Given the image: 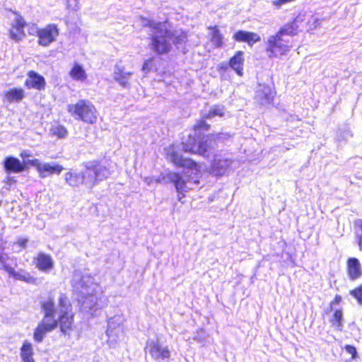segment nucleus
<instances>
[{"label":"nucleus","instance_id":"nucleus-1","mask_svg":"<svg viewBox=\"0 0 362 362\" xmlns=\"http://www.w3.org/2000/svg\"><path fill=\"white\" fill-rule=\"evenodd\" d=\"M84 170L70 169L64 173L66 184L71 187L81 185L93 189L99 182L107 179L111 174L109 168L99 160H90L84 163Z\"/></svg>","mask_w":362,"mask_h":362},{"label":"nucleus","instance_id":"nucleus-2","mask_svg":"<svg viewBox=\"0 0 362 362\" xmlns=\"http://www.w3.org/2000/svg\"><path fill=\"white\" fill-rule=\"evenodd\" d=\"M71 286L77 296L82 312L93 315L99 308L95 289L98 287L94 278L89 274L75 271L71 279Z\"/></svg>","mask_w":362,"mask_h":362},{"label":"nucleus","instance_id":"nucleus-3","mask_svg":"<svg viewBox=\"0 0 362 362\" xmlns=\"http://www.w3.org/2000/svg\"><path fill=\"white\" fill-rule=\"evenodd\" d=\"M59 315L55 318L57 310L54 303L52 299H49L42 303V310L44 313V317L42 321L50 322L52 320L58 321L60 331L64 335H69L72 330V324L74 315L71 313V305L68 303L66 297L61 294L59 298Z\"/></svg>","mask_w":362,"mask_h":362},{"label":"nucleus","instance_id":"nucleus-4","mask_svg":"<svg viewBox=\"0 0 362 362\" xmlns=\"http://www.w3.org/2000/svg\"><path fill=\"white\" fill-rule=\"evenodd\" d=\"M209 127L204 118L198 121L194 124V135L189 134L188 139L182 141L183 151L197 153L206 158L209 157V154L215 147L216 141L213 136L201 134V131H206Z\"/></svg>","mask_w":362,"mask_h":362},{"label":"nucleus","instance_id":"nucleus-5","mask_svg":"<svg viewBox=\"0 0 362 362\" xmlns=\"http://www.w3.org/2000/svg\"><path fill=\"white\" fill-rule=\"evenodd\" d=\"M146 26L149 27L151 42L148 47L157 55L168 54L172 48L170 42L171 30H168L161 23L146 20Z\"/></svg>","mask_w":362,"mask_h":362},{"label":"nucleus","instance_id":"nucleus-6","mask_svg":"<svg viewBox=\"0 0 362 362\" xmlns=\"http://www.w3.org/2000/svg\"><path fill=\"white\" fill-rule=\"evenodd\" d=\"M67 111L75 119L87 124H93L97 119L96 109L88 100H79L76 104L68 105Z\"/></svg>","mask_w":362,"mask_h":362},{"label":"nucleus","instance_id":"nucleus-7","mask_svg":"<svg viewBox=\"0 0 362 362\" xmlns=\"http://www.w3.org/2000/svg\"><path fill=\"white\" fill-rule=\"evenodd\" d=\"M267 45L266 51L269 58L284 55L290 50L288 41L277 33L268 37Z\"/></svg>","mask_w":362,"mask_h":362},{"label":"nucleus","instance_id":"nucleus-8","mask_svg":"<svg viewBox=\"0 0 362 362\" xmlns=\"http://www.w3.org/2000/svg\"><path fill=\"white\" fill-rule=\"evenodd\" d=\"M37 43L42 47H48L54 42L59 35V29L55 24H49L37 30Z\"/></svg>","mask_w":362,"mask_h":362},{"label":"nucleus","instance_id":"nucleus-9","mask_svg":"<svg viewBox=\"0 0 362 362\" xmlns=\"http://www.w3.org/2000/svg\"><path fill=\"white\" fill-rule=\"evenodd\" d=\"M124 317L122 315H115L107 320V327L106 334L109 339L116 341L117 339L123 334Z\"/></svg>","mask_w":362,"mask_h":362},{"label":"nucleus","instance_id":"nucleus-10","mask_svg":"<svg viewBox=\"0 0 362 362\" xmlns=\"http://www.w3.org/2000/svg\"><path fill=\"white\" fill-rule=\"evenodd\" d=\"M168 180L174 184L177 192V199L183 203L182 199L185 197L184 192L191 189L192 187L188 186V182L185 180L182 177L177 173H170L168 175Z\"/></svg>","mask_w":362,"mask_h":362},{"label":"nucleus","instance_id":"nucleus-11","mask_svg":"<svg viewBox=\"0 0 362 362\" xmlns=\"http://www.w3.org/2000/svg\"><path fill=\"white\" fill-rule=\"evenodd\" d=\"M132 74L133 73L132 71L126 70L122 64L119 62L117 63L115 66L113 78L123 88H129L131 86L129 81Z\"/></svg>","mask_w":362,"mask_h":362},{"label":"nucleus","instance_id":"nucleus-12","mask_svg":"<svg viewBox=\"0 0 362 362\" xmlns=\"http://www.w3.org/2000/svg\"><path fill=\"white\" fill-rule=\"evenodd\" d=\"M146 349H148L151 357L158 362H163L168 360L170 356L168 347L162 346L158 341L150 342Z\"/></svg>","mask_w":362,"mask_h":362},{"label":"nucleus","instance_id":"nucleus-13","mask_svg":"<svg viewBox=\"0 0 362 362\" xmlns=\"http://www.w3.org/2000/svg\"><path fill=\"white\" fill-rule=\"evenodd\" d=\"M167 158L175 165L180 167L192 169L197 165L196 163L193 160L184 158L180 153L175 151L173 146L169 148L168 150Z\"/></svg>","mask_w":362,"mask_h":362},{"label":"nucleus","instance_id":"nucleus-14","mask_svg":"<svg viewBox=\"0 0 362 362\" xmlns=\"http://www.w3.org/2000/svg\"><path fill=\"white\" fill-rule=\"evenodd\" d=\"M33 262L35 267L40 272L49 273L54 266V262L52 257L45 252H39L36 257L33 258Z\"/></svg>","mask_w":362,"mask_h":362},{"label":"nucleus","instance_id":"nucleus-15","mask_svg":"<svg viewBox=\"0 0 362 362\" xmlns=\"http://www.w3.org/2000/svg\"><path fill=\"white\" fill-rule=\"evenodd\" d=\"M58 327V321L52 320L50 322L41 321L38 323L33 333V339L35 342L41 343L46 334L55 329Z\"/></svg>","mask_w":362,"mask_h":362},{"label":"nucleus","instance_id":"nucleus-16","mask_svg":"<svg viewBox=\"0 0 362 362\" xmlns=\"http://www.w3.org/2000/svg\"><path fill=\"white\" fill-rule=\"evenodd\" d=\"M45 79L42 76L34 71H30L28 73V78L25 81L26 88L41 90L45 89Z\"/></svg>","mask_w":362,"mask_h":362},{"label":"nucleus","instance_id":"nucleus-17","mask_svg":"<svg viewBox=\"0 0 362 362\" xmlns=\"http://www.w3.org/2000/svg\"><path fill=\"white\" fill-rule=\"evenodd\" d=\"M4 170L6 173H21L25 170V165L21 160L13 156H7L3 163Z\"/></svg>","mask_w":362,"mask_h":362},{"label":"nucleus","instance_id":"nucleus-18","mask_svg":"<svg viewBox=\"0 0 362 362\" xmlns=\"http://www.w3.org/2000/svg\"><path fill=\"white\" fill-rule=\"evenodd\" d=\"M63 169L62 165L54 163H41L37 172L40 178H45L53 174L59 175Z\"/></svg>","mask_w":362,"mask_h":362},{"label":"nucleus","instance_id":"nucleus-19","mask_svg":"<svg viewBox=\"0 0 362 362\" xmlns=\"http://www.w3.org/2000/svg\"><path fill=\"white\" fill-rule=\"evenodd\" d=\"M25 25V21L21 16H16L15 18L13 28L10 30V37L16 42L22 40L25 37L23 28Z\"/></svg>","mask_w":362,"mask_h":362},{"label":"nucleus","instance_id":"nucleus-20","mask_svg":"<svg viewBox=\"0 0 362 362\" xmlns=\"http://www.w3.org/2000/svg\"><path fill=\"white\" fill-rule=\"evenodd\" d=\"M274 98L273 91L269 86L259 85V88L255 93V99L257 101L262 105L269 104L272 102Z\"/></svg>","mask_w":362,"mask_h":362},{"label":"nucleus","instance_id":"nucleus-21","mask_svg":"<svg viewBox=\"0 0 362 362\" xmlns=\"http://www.w3.org/2000/svg\"><path fill=\"white\" fill-rule=\"evenodd\" d=\"M233 38L238 42H247L250 46L257 42H259L261 40L260 36L258 34L242 30L235 33Z\"/></svg>","mask_w":362,"mask_h":362},{"label":"nucleus","instance_id":"nucleus-22","mask_svg":"<svg viewBox=\"0 0 362 362\" xmlns=\"http://www.w3.org/2000/svg\"><path fill=\"white\" fill-rule=\"evenodd\" d=\"M244 62L243 52L238 51L235 55L230 59L228 66L233 69L238 76H243Z\"/></svg>","mask_w":362,"mask_h":362},{"label":"nucleus","instance_id":"nucleus-23","mask_svg":"<svg viewBox=\"0 0 362 362\" xmlns=\"http://www.w3.org/2000/svg\"><path fill=\"white\" fill-rule=\"evenodd\" d=\"M232 165V160L228 158H215L212 163L211 169L216 175H222L226 173Z\"/></svg>","mask_w":362,"mask_h":362},{"label":"nucleus","instance_id":"nucleus-24","mask_svg":"<svg viewBox=\"0 0 362 362\" xmlns=\"http://www.w3.org/2000/svg\"><path fill=\"white\" fill-rule=\"evenodd\" d=\"M347 264L349 278L351 280L358 279L362 274L361 264L358 259L355 257L349 258Z\"/></svg>","mask_w":362,"mask_h":362},{"label":"nucleus","instance_id":"nucleus-25","mask_svg":"<svg viewBox=\"0 0 362 362\" xmlns=\"http://www.w3.org/2000/svg\"><path fill=\"white\" fill-rule=\"evenodd\" d=\"M9 276L16 280L24 281L28 284H35L37 279L24 269L16 271L15 269L9 274Z\"/></svg>","mask_w":362,"mask_h":362},{"label":"nucleus","instance_id":"nucleus-26","mask_svg":"<svg viewBox=\"0 0 362 362\" xmlns=\"http://www.w3.org/2000/svg\"><path fill=\"white\" fill-rule=\"evenodd\" d=\"M4 95L9 103H18L24 98L25 93L22 88H13L5 92Z\"/></svg>","mask_w":362,"mask_h":362},{"label":"nucleus","instance_id":"nucleus-27","mask_svg":"<svg viewBox=\"0 0 362 362\" xmlns=\"http://www.w3.org/2000/svg\"><path fill=\"white\" fill-rule=\"evenodd\" d=\"M21 357L23 362H35L31 343L25 341L21 348Z\"/></svg>","mask_w":362,"mask_h":362},{"label":"nucleus","instance_id":"nucleus-28","mask_svg":"<svg viewBox=\"0 0 362 362\" xmlns=\"http://www.w3.org/2000/svg\"><path fill=\"white\" fill-rule=\"evenodd\" d=\"M332 327L338 331H342L344 325L343 312L341 309L336 310L329 320Z\"/></svg>","mask_w":362,"mask_h":362},{"label":"nucleus","instance_id":"nucleus-29","mask_svg":"<svg viewBox=\"0 0 362 362\" xmlns=\"http://www.w3.org/2000/svg\"><path fill=\"white\" fill-rule=\"evenodd\" d=\"M298 25L295 21L288 23L282 26L279 30L276 33L281 37L285 35L294 36L297 34Z\"/></svg>","mask_w":362,"mask_h":362},{"label":"nucleus","instance_id":"nucleus-30","mask_svg":"<svg viewBox=\"0 0 362 362\" xmlns=\"http://www.w3.org/2000/svg\"><path fill=\"white\" fill-rule=\"evenodd\" d=\"M69 74L71 77L76 81H83L87 77L84 69L78 64H74Z\"/></svg>","mask_w":362,"mask_h":362},{"label":"nucleus","instance_id":"nucleus-31","mask_svg":"<svg viewBox=\"0 0 362 362\" xmlns=\"http://www.w3.org/2000/svg\"><path fill=\"white\" fill-rule=\"evenodd\" d=\"M171 44L173 43L178 49L182 46L187 40V35L182 31L171 30Z\"/></svg>","mask_w":362,"mask_h":362},{"label":"nucleus","instance_id":"nucleus-32","mask_svg":"<svg viewBox=\"0 0 362 362\" xmlns=\"http://www.w3.org/2000/svg\"><path fill=\"white\" fill-rule=\"evenodd\" d=\"M354 233L360 250H362V219H356L354 222Z\"/></svg>","mask_w":362,"mask_h":362},{"label":"nucleus","instance_id":"nucleus-33","mask_svg":"<svg viewBox=\"0 0 362 362\" xmlns=\"http://www.w3.org/2000/svg\"><path fill=\"white\" fill-rule=\"evenodd\" d=\"M9 256L6 253L0 252V269L5 270L8 274L14 269L8 264Z\"/></svg>","mask_w":362,"mask_h":362},{"label":"nucleus","instance_id":"nucleus-34","mask_svg":"<svg viewBox=\"0 0 362 362\" xmlns=\"http://www.w3.org/2000/svg\"><path fill=\"white\" fill-rule=\"evenodd\" d=\"M211 41L216 47H221L223 45V36L216 28H213Z\"/></svg>","mask_w":362,"mask_h":362},{"label":"nucleus","instance_id":"nucleus-35","mask_svg":"<svg viewBox=\"0 0 362 362\" xmlns=\"http://www.w3.org/2000/svg\"><path fill=\"white\" fill-rule=\"evenodd\" d=\"M224 115V107L223 106H214L211 107L209 112L204 116V119H212L216 116L222 117Z\"/></svg>","mask_w":362,"mask_h":362},{"label":"nucleus","instance_id":"nucleus-36","mask_svg":"<svg viewBox=\"0 0 362 362\" xmlns=\"http://www.w3.org/2000/svg\"><path fill=\"white\" fill-rule=\"evenodd\" d=\"M53 134L57 136L59 138H65L68 134V131L65 127L62 125H57L52 128Z\"/></svg>","mask_w":362,"mask_h":362},{"label":"nucleus","instance_id":"nucleus-37","mask_svg":"<svg viewBox=\"0 0 362 362\" xmlns=\"http://www.w3.org/2000/svg\"><path fill=\"white\" fill-rule=\"evenodd\" d=\"M353 136L351 131L349 128L340 129L337 134V139L339 141H347Z\"/></svg>","mask_w":362,"mask_h":362},{"label":"nucleus","instance_id":"nucleus-38","mask_svg":"<svg viewBox=\"0 0 362 362\" xmlns=\"http://www.w3.org/2000/svg\"><path fill=\"white\" fill-rule=\"evenodd\" d=\"M349 293L357 300L358 304L362 305V285L351 290Z\"/></svg>","mask_w":362,"mask_h":362},{"label":"nucleus","instance_id":"nucleus-39","mask_svg":"<svg viewBox=\"0 0 362 362\" xmlns=\"http://www.w3.org/2000/svg\"><path fill=\"white\" fill-rule=\"evenodd\" d=\"M344 350L346 353L351 354L352 360H355L358 358V354L354 346L349 344L345 345Z\"/></svg>","mask_w":362,"mask_h":362},{"label":"nucleus","instance_id":"nucleus-40","mask_svg":"<svg viewBox=\"0 0 362 362\" xmlns=\"http://www.w3.org/2000/svg\"><path fill=\"white\" fill-rule=\"evenodd\" d=\"M22 163L25 165V168H26V165H30L35 167L37 170L41 162L38 159H27L24 160Z\"/></svg>","mask_w":362,"mask_h":362},{"label":"nucleus","instance_id":"nucleus-41","mask_svg":"<svg viewBox=\"0 0 362 362\" xmlns=\"http://www.w3.org/2000/svg\"><path fill=\"white\" fill-rule=\"evenodd\" d=\"M66 3V7L68 9L71 11H77L79 9L78 0H65Z\"/></svg>","mask_w":362,"mask_h":362},{"label":"nucleus","instance_id":"nucleus-42","mask_svg":"<svg viewBox=\"0 0 362 362\" xmlns=\"http://www.w3.org/2000/svg\"><path fill=\"white\" fill-rule=\"evenodd\" d=\"M153 58H150L148 59H146L142 66V71L145 73H148L151 69V65L153 64Z\"/></svg>","mask_w":362,"mask_h":362},{"label":"nucleus","instance_id":"nucleus-43","mask_svg":"<svg viewBox=\"0 0 362 362\" xmlns=\"http://www.w3.org/2000/svg\"><path fill=\"white\" fill-rule=\"evenodd\" d=\"M28 242V238H20L17 240L16 244L18 245L21 248L25 249L27 247Z\"/></svg>","mask_w":362,"mask_h":362},{"label":"nucleus","instance_id":"nucleus-44","mask_svg":"<svg viewBox=\"0 0 362 362\" xmlns=\"http://www.w3.org/2000/svg\"><path fill=\"white\" fill-rule=\"evenodd\" d=\"M170 173H168V174H166L165 175H163L162 177H159L158 178H156L154 179L155 182L156 183H166V182H170L168 180V175Z\"/></svg>","mask_w":362,"mask_h":362},{"label":"nucleus","instance_id":"nucleus-45","mask_svg":"<svg viewBox=\"0 0 362 362\" xmlns=\"http://www.w3.org/2000/svg\"><path fill=\"white\" fill-rule=\"evenodd\" d=\"M216 139H218V140H225V139H228L230 135L228 133H219L218 134H216Z\"/></svg>","mask_w":362,"mask_h":362},{"label":"nucleus","instance_id":"nucleus-46","mask_svg":"<svg viewBox=\"0 0 362 362\" xmlns=\"http://www.w3.org/2000/svg\"><path fill=\"white\" fill-rule=\"evenodd\" d=\"M20 156L23 160H26V158L32 156V154L29 151H23L21 152Z\"/></svg>","mask_w":362,"mask_h":362},{"label":"nucleus","instance_id":"nucleus-47","mask_svg":"<svg viewBox=\"0 0 362 362\" xmlns=\"http://www.w3.org/2000/svg\"><path fill=\"white\" fill-rule=\"evenodd\" d=\"M154 180V177H146L144 178V181L148 185H151V183L153 182Z\"/></svg>","mask_w":362,"mask_h":362},{"label":"nucleus","instance_id":"nucleus-48","mask_svg":"<svg viewBox=\"0 0 362 362\" xmlns=\"http://www.w3.org/2000/svg\"><path fill=\"white\" fill-rule=\"evenodd\" d=\"M341 296H340L337 295V296H335V298H334V300L333 302H332V303H339L341 302Z\"/></svg>","mask_w":362,"mask_h":362},{"label":"nucleus","instance_id":"nucleus-49","mask_svg":"<svg viewBox=\"0 0 362 362\" xmlns=\"http://www.w3.org/2000/svg\"><path fill=\"white\" fill-rule=\"evenodd\" d=\"M227 66H224L223 64L221 65V68L222 69H226Z\"/></svg>","mask_w":362,"mask_h":362},{"label":"nucleus","instance_id":"nucleus-50","mask_svg":"<svg viewBox=\"0 0 362 362\" xmlns=\"http://www.w3.org/2000/svg\"><path fill=\"white\" fill-rule=\"evenodd\" d=\"M199 180H197L194 181V184H197V185H198V184H199Z\"/></svg>","mask_w":362,"mask_h":362}]
</instances>
